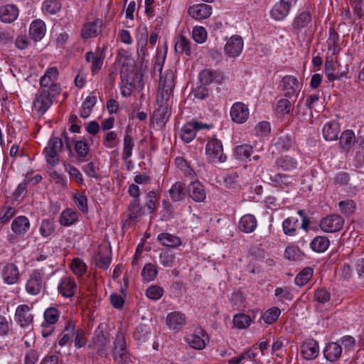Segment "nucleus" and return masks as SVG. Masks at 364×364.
I'll list each match as a JSON object with an SVG mask.
<instances>
[{
  "label": "nucleus",
  "instance_id": "obj_4",
  "mask_svg": "<svg viewBox=\"0 0 364 364\" xmlns=\"http://www.w3.org/2000/svg\"><path fill=\"white\" fill-rule=\"evenodd\" d=\"M63 148V141L59 137H52L50 139L47 146L44 149L43 154L46 162L52 166H55L59 162V152Z\"/></svg>",
  "mask_w": 364,
  "mask_h": 364
},
{
  "label": "nucleus",
  "instance_id": "obj_43",
  "mask_svg": "<svg viewBox=\"0 0 364 364\" xmlns=\"http://www.w3.org/2000/svg\"><path fill=\"white\" fill-rule=\"evenodd\" d=\"M313 270L310 267L303 269L296 277L294 282L298 286L305 285L311 278Z\"/></svg>",
  "mask_w": 364,
  "mask_h": 364
},
{
  "label": "nucleus",
  "instance_id": "obj_35",
  "mask_svg": "<svg viewBox=\"0 0 364 364\" xmlns=\"http://www.w3.org/2000/svg\"><path fill=\"white\" fill-rule=\"evenodd\" d=\"M158 240L163 245L170 247H176L180 245L181 242L178 237L165 232L159 235Z\"/></svg>",
  "mask_w": 364,
  "mask_h": 364
},
{
  "label": "nucleus",
  "instance_id": "obj_11",
  "mask_svg": "<svg viewBox=\"0 0 364 364\" xmlns=\"http://www.w3.org/2000/svg\"><path fill=\"white\" fill-rule=\"evenodd\" d=\"M102 21L97 18L92 22H87L84 24L81 31V36L84 39L95 38L101 33Z\"/></svg>",
  "mask_w": 364,
  "mask_h": 364
},
{
  "label": "nucleus",
  "instance_id": "obj_2",
  "mask_svg": "<svg viewBox=\"0 0 364 364\" xmlns=\"http://www.w3.org/2000/svg\"><path fill=\"white\" fill-rule=\"evenodd\" d=\"M92 345L88 348L92 349L99 356L106 358L109 354L110 345L109 333L105 331L100 324L95 331Z\"/></svg>",
  "mask_w": 364,
  "mask_h": 364
},
{
  "label": "nucleus",
  "instance_id": "obj_16",
  "mask_svg": "<svg viewBox=\"0 0 364 364\" xmlns=\"http://www.w3.org/2000/svg\"><path fill=\"white\" fill-rule=\"evenodd\" d=\"M206 338H208L206 332L203 329H199L198 334L189 335L186 338V341L191 348L201 350L205 347Z\"/></svg>",
  "mask_w": 364,
  "mask_h": 364
},
{
  "label": "nucleus",
  "instance_id": "obj_64",
  "mask_svg": "<svg viewBox=\"0 0 364 364\" xmlns=\"http://www.w3.org/2000/svg\"><path fill=\"white\" fill-rule=\"evenodd\" d=\"M314 299L319 303L324 304L329 301L330 294L324 288H318L314 293Z\"/></svg>",
  "mask_w": 364,
  "mask_h": 364
},
{
  "label": "nucleus",
  "instance_id": "obj_24",
  "mask_svg": "<svg viewBox=\"0 0 364 364\" xmlns=\"http://www.w3.org/2000/svg\"><path fill=\"white\" fill-rule=\"evenodd\" d=\"M223 76L220 73L215 72L211 70H203L200 73V80L203 85H208L213 82L220 83L222 82Z\"/></svg>",
  "mask_w": 364,
  "mask_h": 364
},
{
  "label": "nucleus",
  "instance_id": "obj_21",
  "mask_svg": "<svg viewBox=\"0 0 364 364\" xmlns=\"http://www.w3.org/2000/svg\"><path fill=\"white\" fill-rule=\"evenodd\" d=\"M342 353V347L336 342H331L327 344L323 350V355L325 358L330 361L334 362L338 360Z\"/></svg>",
  "mask_w": 364,
  "mask_h": 364
},
{
  "label": "nucleus",
  "instance_id": "obj_28",
  "mask_svg": "<svg viewBox=\"0 0 364 364\" xmlns=\"http://www.w3.org/2000/svg\"><path fill=\"white\" fill-rule=\"evenodd\" d=\"M58 75V70L55 67H52L48 68L45 74L41 77L40 80V84L41 89L42 88H50V86L52 83H55L54 80H55Z\"/></svg>",
  "mask_w": 364,
  "mask_h": 364
},
{
  "label": "nucleus",
  "instance_id": "obj_50",
  "mask_svg": "<svg viewBox=\"0 0 364 364\" xmlns=\"http://www.w3.org/2000/svg\"><path fill=\"white\" fill-rule=\"evenodd\" d=\"M139 198H134L129 205V218L131 219H136L142 215L144 214L141 213L142 212V207H139Z\"/></svg>",
  "mask_w": 364,
  "mask_h": 364
},
{
  "label": "nucleus",
  "instance_id": "obj_7",
  "mask_svg": "<svg viewBox=\"0 0 364 364\" xmlns=\"http://www.w3.org/2000/svg\"><path fill=\"white\" fill-rule=\"evenodd\" d=\"M43 288V279L41 274L34 271L26 284V291L31 295L38 294Z\"/></svg>",
  "mask_w": 364,
  "mask_h": 364
},
{
  "label": "nucleus",
  "instance_id": "obj_9",
  "mask_svg": "<svg viewBox=\"0 0 364 364\" xmlns=\"http://www.w3.org/2000/svg\"><path fill=\"white\" fill-rule=\"evenodd\" d=\"M186 317L181 311H173L166 316V323L169 328L178 331L186 324Z\"/></svg>",
  "mask_w": 364,
  "mask_h": 364
},
{
  "label": "nucleus",
  "instance_id": "obj_55",
  "mask_svg": "<svg viewBox=\"0 0 364 364\" xmlns=\"http://www.w3.org/2000/svg\"><path fill=\"white\" fill-rule=\"evenodd\" d=\"M293 110L291 102L287 99H281L277 104V112L281 115L289 114Z\"/></svg>",
  "mask_w": 364,
  "mask_h": 364
},
{
  "label": "nucleus",
  "instance_id": "obj_47",
  "mask_svg": "<svg viewBox=\"0 0 364 364\" xmlns=\"http://www.w3.org/2000/svg\"><path fill=\"white\" fill-rule=\"evenodd\" d=\"M280 309L278 307H272L262 315V318L267 324L274 323L280 315Z\"/></svg>",
  "mask_w": 364,
  "mask_h": 364
},
{
  "label": "nucleus",
  "instance_id": "obj_56",
  "mask_svg": "<svg viewBox=\"0 0 364 364\" xmlns=\"http://www.w3.org/2000/svg\"><path fill=\"white\" fill-rule=\"evenodd\" d=\"M149 334V328L146 325L141 324L136 327L134 336L136 340L144 342Z\"/></svg>",
  "mask_w": 364,
  "mask_h": 364
},
{
  "label": "nucleus",
  "instance_id": "obj_1",
  "mask_svg": "<svg viewBox=\"0 0 364 364\" xmlns=\"http://www.w3.org/2000/svg\"><path fill=\"white\" fill-rule=\"evenodd\" d=\"M60 87L57 83H52L50 88H42L39 95H36L33 105L35 109L43 114L52 105L53 100L60 94Z\"/></svg>",
  "mask_w": 364,
  "mask_h": 364
},
{
  "label": "nucleus",
  "instance_id": "obj_34",
  "mask_svg": "<svg viewBox=\"0 0 364 364\" xmlns=\"http://www.w3.org/2000/svg\"><path fill=\"white\" fill-rule=\"evenodd\" d=\"M146 203L142 206L141 213L144 215L154 213L156 209V201L157 200L156 193L154 191H149L146 194Z\"/></svg>",
  "mask_w": 364,
  "mask_h": 364
},
{
  "label": "nucleus",
  "instance_id": "obj_36",
  "mask_svg": "<svg viewBox=\"0 0 364 364\" xmlns=\"http://www.w3.org/2000/svg\"><path fill=\"white\" fill-rule=\"evenodd\" d=\"M175 51L190 55L191 54V42L184 36H181L175 43Z\"/></svg>",
  "mask_w": 364,
  "mask_h": 364
},
{
  "label": "nucleus",
  "instance_id": "obj_26",
  "mask_svg": "<svg viewBox=\"0 0 364 364\" xmlns=\"http://www.w3.org/2000/svg\"><path fill=\"white\" fill-rule=\"evenodd\" d=\"M76 284L70 278L64 277L58 285V290L63 296L71 297L75 294Z\"/></svg>",
  "mask_w": 364,
  "mask_h": 364
},
{
  "label": "nucleus",
  "instance_id": "obj_25",
  "mask_svg": "<svg viewBox=\"0 0 364 364\" xmlns=\"http://www.w3.org/2000/svg\"><path fill=\"white\" fill-rule=\"evenodd\" d=\"M257 228V220L254 215L251 214L245 215L240 218L239 228L241 231L250 233Z\"/></svg>",
  "mask_w": 364,
  "mask_h": 364
},
{
  "label": "nucleus",
  "instance_id": "obj_60",
  "mask_svg": "<svg viewBox=\"0 0 364 364\" xmlns=\"http://www.w3.org/2000/svg\"><path fill=\"white\" fill-rule=\"evenodd\" d=\"M192 36L196 42L202 43L207 38V32L202 26H196L193 29Z\"/></svg>",
  "mask_w": 364,
  "mask_h": 364
},
{
  "label": "nucleus",
  "instance_id": "obj_10",
  "mask_svg": "<svg viewBox=\"0 0 364 364\" xmlns=\"http://www.w3.org/2000/svg\"><path fill=\"white\" fill-rule=\"evenodd\" d=\"M242 48V38L240 36H234L226 43L225 46V51L228 56L235 58L240 54Z\"/></svg>",
  "mask_w": 364,
  "mask_h": 364
},
{
  "label": "nucleus",
  "instance_id": "obj_54",
  "mask_svg": "<svg viewBox=\"0 0 364 364\" xmlns=\"http://www.w3.org/2000/svg\"><path fill=\"white\" fill-rule=\"evenodd\" d=\"M75 151L80 159V162L85 161V158L89 153V147L85 142L82 141H77L75 144Z\"/></svg>",
  "mask_w": 364,
  "mask_h": 364
},
{
  "label": "nucleus",
  "instance_id": "obj_52",
  "mask_svg": "<svg viewBox=\"0 0 364 364\" xmlns=\"http://www.w3.org/2000/svg\"><path fill=\"white\" fill-rule=\"evenodd\" d=\"M297 218H288L282 223L284 232L287 235H294L296 230Z\"/></svg>",
  "mask_w": 364,
  "mask_h": 364
},
{
  "label": "nucleus",
  "instance_id": "obj_44",
  "mask_svg": "<svg viewBox=\"0 0 364 364\" xmlns=\"http://www.w3.org/2000/svg\"><path fill=\"white\" fill-rule=\"evenodd\" d=\"M271 180L274 183L276 186H279L282 188L288 187L292 183L291 177L281 173H277L271 176Z\"/></svg>",
  "mask_w": 364,
  "mask_h": 364
},
{
  "label": "nucleus",
  "instance_id": "obj_12",
  "mask_svg": "<svg viewBox=\"0 0 364 364\" xmlns=\"http://www.w3.org/2000/svg\"><path fill=\"white\" fill-rule=\"evenodd\" d=\"M30 307L26 304H22L17 307L15 316L16 321L23 328L28 326L33 322V316L29 312Z\"/></svg>",
  "mask_w": 364,
  "mask_h": 364
},
{
  "label": "nucleus",
  "instance_id": "obj_27",
  "mask_svg": "<svg viewBox=\"0 0 364 364\" xmlns=\"http://www.w3.org/2000/svg\"><path fill=\"white\" fill-rule=\"evenodd\" d=\"M339 132V124L336 122H329L326 123L323 128V134L325 139L327 141L336 140Z\"/></svg>",
  "mask_w": 364,
  "mask_h": 364
},
{
  "label": "nucleus",
  "instance_id": "obj_42",
  "mask_svg": "<svg viewBox=\"0 0 364 364\" xmlns=\"http://www.w3.org/2000/svg\"><path fill=\"white\" fill-rule=\"evenodd\" d=\"M276 164L284 171H290L296 168V162L291 157L284 156L279 158L276 161Z\"/></svg>",
  "mask_w": 364,
  "mask_h": 364
},
{
  "label": "nucleus",
  "instance_id": "obj_30",
  "mask_svg": "<svg viewBox=\"0 0 364 364\" xmlns=\"http://www.w3.org/2000/svg\"><path fill=\"white\" fill-rule=\"evenodd\" d=\"M78 219V213L70 209L63 210L60 216L59 223L63 226H70L74 224Z\"/></svg>",
  "mask_w": 364,
  "mask_h": 364
},
{
  "label": "nucleus",
  "instance_id": "obj_15",
  "mask_svg": "<svg viewBox=\"0 0 364 364\" xmlns=\"http://www.w3.org/2000/svg\"><path fill=\"white\" fill-rule=\"evenodd\" d=\"M230 116L235 122H245L249 116L247 107L242 102L235 103L231 107Z\"/></svg>",
  "mask_w": 364,
  "mask_h": 364
},
{
  "label": "nucleus",
  "instance_id": "obj_32",
  "mask_svg": "<svg viewBox=\"0 0 364 364\" xmlns=\"http://www.w3.org/2000/svg\"><path fill=\"white\" fill-rule=\"evenodd\" d=\"M311 21V14L309 11H303L297 16L293 23L292 26L294 29L299 30L306 27Z\"/></svg>",
  "mask_w": 364,
  "mask_h": 364
},
{
  "label": "nucleus",
  "instance_id": "obj_59",
  "mask_svg": "<svg viewBox=\"0 0 364 364\" xmlns=\"http://www.w3.org/2000/svg\"><path fill=\"white\" fill-rule=\"evenodd\" d=\"M284 257L289 260H299L301 257V251L297 247L288 246L285 250Z\"/></svg>",
  "mask_w": 364,
  "mask_h": 364
},
{
  "label": "nucleus",
  "instance_id": "obj_13",
  "mask_svg": "<svg viewBox=\"0 0 364 364\" xmlns=\"http://www.w3.org/2000/svg\"><path fill=\"white\" fill-rule=\"evenodd\" d=\"M188 13L195 19L207 18L212 14V6L205 4L193 5L188 8Z\"/></svg>",
  "mask_w": 364,
  "mask_h": 364
},
{
  "label": "nucleus",
  "instance_id": "obj_62",
  "mask_svg": "<svg viewBox=\"0 0 364 364\" xmlns=\"http://www.w3.org/2000/svg\"><path fill=\"white\" fill-rule=\"evenodd\" d=\"M65 166L68 167V172L70 177L73 180H75L79 185H82L83 178L80 171L77 168L69 164H65Z\"/></svg>",
  "mask_w": 364,
  "mask_h": 364
},
{
  "label": "nucleus",
  "instance_id": "obj_53",
  "mask_svg": "<svg viewBox=\"0 0 364 364\" xmlns=\"http://www.w3.org/2000/svg\"><path fill=\"white\" fill-rule=\"evenodd\" d=\"M252 147L249 144L237 146L235 148V155L238 159H244L250 157Z\"/></svg>",
  "mask_w": 364,
  "mask_h": 364
},
{
  "label": "nucleus",
  "instance_id": "obj_46",
  "mask_svg": "<svg viewBox=\"0 0 364 364\" xmlns=\"http://www.w3.org/2000/svg\"><path fill=\"white\" fill-rule=\"evenodd\" d=\"M55 225L53 219L43 220L40 225V233L44 237H47L51 235L55 232Z\"/></svg>",
  "mask_w": 364,
  "mask_h": 364
},
{
  "label": "nucleus",
  "instance_id": "obj_39",
  "mask_svg": "<svg viewBox=\"0 0 364 364\" xmlns=\"http://www.w3.org/2000/svg\"><path fill=\"white\" fill-rule=\"evenodd\" d=\"M355 143V134L352 130L344 131L340 138V146L342 149L348 150Z\"/></svg>",
  "mask_w": 364,
  "mask_h": 364
},
{
  "label": "nucleus",
  "instance_id": "obj_48",
  "mask_svg": "<svg viewBox=\"0 0 364 364\" xmlns=\"http://www.w3.org/2000/svg\"><path fill=\"white\" fill-rule=\"evenodd\" d=\"M196 132V129L192 123L186 124L181 130V136L182 140L186 143H189L195 138Z\"/></svg>",
  "mask_w": 364,
  "mask_h": 364
},
{
  "label": "nucleus",
  "instance_id": "obj_6",
  "mask_svg": "<svg viewBox=\"0 0 364 364\" xmlns=\"http://www.w3.org/2000/svg\"><path fill=\"white\" fill-rule=\"evenodd\" d=\"M297 0H280L271 10V16L276 21L283 20L289 14L291 6Z\"/></svg>",
  "mask_w": 364,
  "mask_h": 364
},
{
  "label": "nucleus",
  "instance_id": "obj_8",
  "mask_svg": "<svg viewBox=\"0 0 364 364\" xmlns=\"http://www.w3.org/2000/svg\"><path fill=\"white\" fill-rule=\"evenodd\" d=\"M174 75L172 72L166 73L164 76H161L159 81V87L161 90V97L162 100H166L170 97L173 87H174Z\"/></svg>",
  "mask_w": 364,
  "mask_h": 364
},
{
  "label": "nucleus",
  "instance_id": "obj_40",
  "mask_svg": "<svg viewBox=\"0 0 364 364\" xmlns=\"http://www.w3.org/2000/svg\"><path fill=\"white\" fill-rule=\"evenodd\" d=\"M232 323L235 327L243 329L249 327L252 323V320L245 314H238L234 316Z\"/></svg>",
  "mask_w": 364,
  "mask_h": 364
},
{
  "label": "nucleus",
  "instance_id": "obj_37",
  "mask_svg": "<svg viewBox=\"0 0 364 364\" xmlns=\"http://www.w3.org/2000/svg\"><path fill=\"white\" fill-rule=\"evenodd\" d=\"M97 102V97L96 96H88L86 97L85 101L82 105V110L80 112V117L82 118L86 119L87 118L92 110V107L95 105Z\"/></svg>",
  "mask_w": 364,
  "mask_h": 364
},
{
  "label": "nucleus",
  "instance_id": "obj_19",
  "mask_svg": "<svg viewBox=\"0 0 364 364\" xmlns=\"http://www.w3.org/2000/svg\"><path fill=\"white\" fill-rule=\"evenodd\" d=\"M188 193L191 198L196 202H204L206 198L204 186L198 181L191 183L188 186Z\"/></svg>",
  "mask_w": 364,
  "mask_h": 364
},
{
  "label": "nucleus",
  "instance_id": "obj_38",
  "mask_svg": "<svg viewBox=\"0 0 364 364\" xmlns=\"http://www.w3.org/2000/svg\"><path fill=\"white\" fill-rule=\"evenodd\" d=\"M123 154L122 159L127 160L132 154V149L134 146V141L133 137L128 134V131H126V134L123 140Z\"/></svg>",
  "mask_w": 364,
  "mask_h": 364
},
{
  "label": "nucleus",
  "instance_id": "obj_49",
  "mask_svg": "<svg viewBox=\"0 0 364 364\" xmlns=\"http://www.w3.org/2000/svg\"><path fill=\"white\" fill-rule=\"evenodd\" d=\"M59 311L55 307H50L44 312L45 325L55 324L59 318Z\"/></svg>",
  "mask_w": 364,
  "mask_h": 364
},
{
  "label": "nucleus",
  "instance_id": "obj_3",
  "mask_svg": "<svg viewBox=\"0 0 364 364\" xmlns=\"http://www.w3.org/2000/svg\"><path fill=\"white\" fill-rule=\"evenodd\" d=\"M205 154L208 160L211 163H223L226 160L222 142L215 137H213L208 141L205 146Z\"/></svg>",
  "mask_w": 364,
  "mask_h": 364
},
{
  "label": "nucleus",
  "instance_id": "obj_5",
  "mask_svg": "<svg viewBox=\"0 0 364 364\" xmlns=\"http://www.w3.org/2000/svg\"><path fill=\"white\" fill-rule=\"evenodd\" d=\"M344 219L339 215L332 214L323 218L320 222L321 229L326 232L340 231L343 226Z\"/></svg>",
  "mask_w": 364,
  "mask_h": 364
},
{
  "label": "nucleus",
  "instance_id": "obj_51",
  "mask_svg": "<svg viewBox=\"0 0 364 364\" xmlns=\"http://www.w3.org/2000/svg\"><path fill=\"white\" fill-rule=\"evenodd\" d=\"M341 212L346 215H350L355 212L356 204L353 200H341L338 203Z\"/></svg>",
  "mask_w": 364,
  "mask_h": 364
},
{
  "label": "nucleus",
  "instance_id": "obj_20",
  "mask_svg": "<svg viewBox=\"0 0 364 364\" xmlns=\"http://www.w3.org/2000/svg\"><path fill=\"white\" fill-rule=\"evenodd\" d=\"M46 31L45 23L40 19L33 21L29 28V35L35 41H41L45 36Z\"/></svg>",
  "mask_w": 364,
  "mask_h": 364
},
{
  "label": "nucleus",
  "instance_id": "obj_58",
  "mask_svg": "<svg viewBox=\"0 0 364 364\" xmlns=\"http://www.w3.org/2000/svg\"><path fill=\"white\" fill-rule=\"evenodd\" d=\"M163 293V289L158 285H151L146 291V296L152 300L159 299L162 296Z\"/></svg>",
  "mask_w": 364,
  "mask_h": 364
},
{
  "label": "nucleus",
  "instance_id": "obj_45",
  "mask_svg": "<svg viewBox=\"0 0 364 364\" xmlns=\"http://www.w3.org/2000/svg\"><path fill=\"white\" fill-rule=\"evenodd\" d=\"M73 198L79 210L83 213H87L88 206L86 196L84 193L77 191L73 194Z\"/></svg>",
  "mask_w": 364,
  "mask_h": 364
},
{
  "label": "nucleus",
  "instance_id": "obj_18",
  "mask_svg": "<svg viewBox=\"0 0 364 364\" xmlns=\"http://www.w3.org/2000/svg\"><path fill=\"white\" fill-rule=\"evenodd\" d=\"M18 16V9L16 5L7 4L0 9V19L4 23H12Z\"/></svg>",
  "mask_w": 364,
  "mask_h": 364
},
{
  "label": "nucleus",
  "instance_id": "obj_63",
  "mask_svg": "<svg viewBox=\"0 0 364 364\" xmlns=\"http://www.w3.org/2000/svg\"><path fill=\"white\" fill-rule=\"evenodd\" d=\"M71 269L76 275H82L86 272L85 263L80 259H74L71 264Z\"/></svg>",
  "mask_w": 364,
  "mask_h": 364
},
{
  "label": "nucleus",
  "instance_id": "obj_22",
  "mask_svg": "<svg viewBox=\"0 0 364 364\" xmlns=\"http://www.w3.org/2000/svg\"><path fill=\"white\" fill-rule=\"evenodd\" d=\"M30 228L29 220L26 216L16 218L11 224L13 232L17 235H23Z\"/></svg>",
  "mask_w": 364,
  "mask_h": 364
},
{
  "label": "nucleus",
  "instance_id": "obj_41",
  "mask_svg": "<svg viewBox=\"0 0 364 364\" xmlns=\"http://www.w3.org/2000/svg\"><path fill=\"white\" fill-rule=\"evenodd\" d=\"M158 274L157 269L152 263H147L141 271V277L144 280L151 282L155 279Z\"/></svg>",
  "mask_w": 364,
  "mask_h": 364
},
{
  "label": "nucleus",
  "instance_id": "obj_31",
  "mask_svg": "<svg viewBox=\"0 0 364 364\" xmlns=\"http://www.w3.org/2000/svg\"><path fill=\"white\" fill-rule=\"evenodd\" d=\"M75 323L73 321L69 320L66 321L65 326L64 328V333L63 337L60 339L58 344L61 347L65 346L67 344H70L73 336L75 335Z\"/></svg>",
  "mask_w": 364,
  "mask_h": 364
},
{
  "label": "nucleus",
  "instance_id": "obj_23",
  "mask_svg": "<svg viewBox=\"0 0 364 364\" xmlns=\"http://www.w3.org/2000/svg\"><path fill=\"white\" fill-rule=\"evenodd\" d=\"M282 87L285 91L284 95L291 97L294 95L298 90V80L296 77L291 75H287L282 78Z\"/></svg>",
  "mask_w": 364,
  "mask_h": 364
},
{
  "label": "nucleus",
  "instance_id": "obj_33",
  "mask_svg": "<svg viewBox=\"0 0 364 364\" xmlns=\"http://www.w3.org/2000/svg\"><path fill=\"white\" fill-rule=\"evenodd\" d=\"M329 240L325 236H317L311 242V248L316 252H323L329 246Z\"/></svg>",
  "mask_w": 364,
  "mask_h": 364
},
{
  "label": "nucleus",
  "instance_id": "obj_61",
  "mask_svg": "<svg viewBox=\"0 0 364 364\" xmlns=\"http://www.w3.org/2000/svg\"><path fill=\"white\" fill-rule=\"evenodd\" d=\"M159 261L164 267H171L174 264L175 256L170 251H165L160 254Z\"/></svg>",
  "mask_w": 364,
  "mask_h": 364
},
{
  "label": "nucleus",
  "instance_id": "obj_17",
  "mask_svg": "<svg viewBox=\"0 0 364 364\" xmlns=\"http://www.w3.org/2000/svg\"><path fill=\"white\" fill-rule=\"evenodd\" d=\"M19 272L17 267L13 263L6 264L2 270V277L8 284H16L19 279Z\"/></svg>",
  "mask_w": 364,
  "mask_h": 364
},
{
  "label": "nucleus",
  "instance_id": "obj_14",
  "mask_svg": "<svg viewBox=\"0 0 364 364\" xmlns=\"http://www.w3.org/2000/svg\"><path fill=\"white\" fill-rule=\"evenodd\" d=\"M301 355L306 360L315 359L318 355V344L314 339L305 341L301 346Z\"/></svg>",
  "mask_w": 364,
  "mask_h": 364
},
{
  "label": "nucleus",
  "instance_id": "obj_29",
  "mask_svg": "<svg viewBox=\"0 0 364 364\" xmlns=\"http://www.w3.org/2000/svg\"><path fill=\"white\" fill-rule=\"evenodd\" d=\"M169 195L173 201L177 202L183 200L186 193L185 184L181 182H176L170 188Z\"/></svg>",
  "mask_w": 364,
  "mask_h": 364
},
{
  "label": "nucleus",
  "instance_id": "obj_57",
  "mask_svg": "<svg viewBox=\"0 0 364 364\" xmlns=\"http://www.w3.org/2000/svg\"><path fill=\"white\" fill-rule=\"evenodd\" d=\"M43 9L48 14H55L60 11V4L58 0H46Z\"/></svg>",
  "mask_w": 364,
  "mask_h": 364
}]
</instances>
